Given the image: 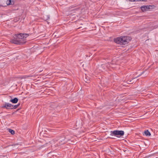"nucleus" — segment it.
Returning <instances> with one entry per match:
<instances>
[{
    "mask_svg": "<svg viewBox=\"0 0 158 158\" xmlns=\"http://www.w3.org/2000/svg\"><path fill=\"white\" fill-rule=\"evenodd\" d=\"M132 38L130 36H122L119 37V45H125L129 43Z\"/></svg>",
    "mask_w": 158,
    "mask_h": 158,
    "instance_id": "f257e3e1",
    "label": "nucleus"
},
{
    "mask_svg": "<svg viewBox=\"0 0 158 158\" xmlns=\"http://www.w3.org/2000/svg\"><path fill=\"white\" fill-rule=\"evenodd\" d=\"M15 36L19 39L21 40L22 41V40L24 38H26L28 36V34L24 33H19L16 34Z\"/></svg>",
    "mask_w": 158,
    "mask_h": 158,
    "instance_id": "f03ea898",
    "label": "nucleus"
},
{
    "mask_svg": "<svg viewBox=\"0 0 158 158\" xmlns=\"http://www.w3.org/2000/svg\"><path fill=\"white\" fill-rule=\"evenodd\" d=\"M154 6H143L140 7V9L143 12H144L148 10H149L150 9H152Z\"/></svg>",
    "mask_w": 158,
    "mask_h": 158,
    "instance_id": "7ed1b4c3",
    "label": "nucleus"
},
{
    "mask_svg": "<svg viewBox=\"0 0 158 158\" xmlns=\"http://www.w3.org/2000/svg\"><path fill=\"white\" fill-rule=\"evenodd\" d=\"M11 42L13 44H23V43L22 42V40H21L19 39L17 37L16 38H15L11 40Z\"/></svg>",
    "mask_w": 158,
    "mask_h": 158,
    "instance_id": "20e7f679",
    "label": "nucleus"
},
{
    "mask_svg": "<svg viewBox=\"0 0 158 158\" xmlns=\"http://www.w3.org/2000/svg\"><path fill=\"white\" fill-rule=\"evenodd\" d=\"M13 105L9 103L6 102L2 106V108H6V109H12Z\"/></svg>",
    "mask_w": 158,
    "mask_h": 158,
    "instance_id": "39448f33",
    "label": "nucleus"
},
{
    "mask_svg": "<svg viewBox=\"0 0 158 158\" xmlns=\"http://www.w3.org/2000/svg\"><path fill=\"white\" fill-rule=\"evenodd\" d=\"M110 135L118 137V130L111 131Z\"/></svg>",
    "mask_w": 158,
    "mask_h": 158,
    "instance_id": "423d86ee",
    "label": "nucleus"
},
{
    "mask_svg": "<svg viewBox=\"0 0 158 158\" xmlns=\"http://www.w3.org/2000/svg\"><path fill=\"white\" fill-rule=\"evenodd\" d=\"M18 99L17 98H15L13 99H11L10 100V102H11L13 103H16L18 102Z\"/></svg>",
    "mask_w": 158,
    "mask_h": 158,
    "instance_id": "0eeeda50",
    "label": "nucleus"
},
{
    "mask_svg": "<svg viewBox=\"0 0 158 158\" xmlns=\"http://www.w3.org/2000/svg\"><path fill=\"white\" fill-rule=\"evenodd\" d=\"M6 3L7 5H13L14 4V2L11 1V0H7L6 1Z\"/></svg>",
    "mask_w": 158,
    "mask_h": 158,
    "instance_id": "6e6552de",
    "label": "nucleus"
},
{
    "mask_svg": "<svg viewBox=\"0 0 158 158\" xmlns=\"http://www.w3.org/2000/svg\"><path fill=\"white\" fill-rule=\"evenodd\" d=\"M124 132L123 131L119 130V140H120L119 139L120 138V137L123 136L124 135Z\"/></svg>",
    "mask_w": 158,
    "mask_h": 158,
    "instance_id": "1a4fd4ad",
    "label": "nucleus"
},
{
    "mask_svg": "<svg viewBox=\"0 0 158 158\" xmlns=\"http://www.w3.org/2000/svg\"><path fill=\"white\" fill-rule=\"evenodd\" d=\"M144 133L146 136H150L151 135V133L148 130L145 131L144 132Z\"/></svg>",
    "mask_w": 158,
    "mask_h": 158,
    "instance_id": "9d476101",
    "label": "nucleus"
},
{
    "mask_svg": "<svg viewBox=\"0 0 158 158\" xmlns=\"http://www.w3.org/2000/svg\"><path fill=\"white\" fill-rule=\"evenodd\" d=\"M7 130L11 134L14 135L15 134V132L13 130L11 129H10V128L7 129Z\"/></svg>",
    "mask_w": 158,
    "mask_h": 158,
    "instance_id": "9b49d317",
    "label": "nucleus"
},
{
    "mask_svg": "<svg viewBox=\"0 0 158 158\" xmlns=\"http://www.w3.org/2000/svg\"><path fill=\"white\" fill-rule=\"evenodd\" d=\"M87 77L88 78V77L85 75V78L84 79V80L86 83H88L89 82L90 80L89 79H87Z\"/></svg>",
    "mask_w": 158,
    "mask_h": 158,
    "instance_id": "f8f14e48",
    "label": "nucleus"
},
{
    "mask_svg": "<svg viewBox=\"0 0 158 158\" xmlns=\"http://www.w3.org/2000/svg\"><path fill=\"white\" fill-rule=\"evenodd\" d=\"M20 105V103H19L17 105H13V106L12 107V109L17 108Z\"/></svg>",
    "mask_w": 158,
    "mask_h": 158,
    "instance_id": "ddd939ff",
    "label": "nucleus"
},
{
    "mask_svg": "<svg viewBox=\"0 0 158 158\" xmlns=\"http://www.w3.org/2000/svg\"><path fill=\"white\" fill-rule=\"evenodd\" d=\"M114 41L117 44H118V37L114 38Z\"/></svg>",
    "mask_w": 158,
    "mask_h": 158,
    "instance_id": "4468645a",
    "label": "nucleus"
},
{
    "mask_svg": "<svg viewBox=\"0 0 158 158\" xmlns=\"http://www.w3.org/2000/svg\"><path fill=\"white\" fill-rule=\"evenodd\" d=\"M123 81V80H122L121 81H120V83L119 84L121 85H120V86L121 85H123V86H124L126 85V82H124L123 83H122V82Z\"/></svg>",
    "mask_w": 158,
    "mask_h": 158,
    "instance_id": "2eb2a0df",
    "label": "nucleus"
},
{
    "mask_svg": "<svg viewBox=\"0 0 158 158\" xmlns=\"http://www.w3.org/2000/svg\"><path fill=\"white\" fill-rule=\"evenodd\" d=\"M127 83L128 84H132L134 82H132V80H131L130 81H127Z\"/></svg>",
    "mask_w": 158,
    "mask_h": 158,
    "instance_id": "dca6fc26",
    "label": "nucleus"
},
{
    "mask_svg": "<svg viewBox=\"0 0 158 158\" xmlns=\"http://www.w3.org/2000/svg\"><path fill=\"white\" fill-rule=\"evenodd\" d=\"M79 8H77L74 9L73 10L75 11V12L78 11L79 10Z\"/></svg>",
    "mask_w": 158,
    "mask_h": 158,
    "instance_id": "f3484780",
    "label": "nucleus"
},
{
    "mask_svg": "<svg viewBox=\"0 0 158 158\" xmlns=\"http://www.w3.org/2000/svg\"><path fill=\"white\" fill-rule=\"evenodd\" d=\"M46 17L45 18L46 20H48L50 19V16L49 15H46Z\"/></svg>",
    "mask_w": 158,
    "mask_h": 158,
    "instance_id": "a211bd4d",
    "label": "nucleus"
},
{
    "mask_svg": "<svg viewBox=\"0 0 158 158\" xmlns=\"http://www.w3.org/2000/svg\"><path fill=\"white\" fill-rule=\"evenodd\" d=\"M75 7V5H73V6H70V7H69V8H73V7Z\"/></svg>",
    "mask_w": 158,
    "mask_h": 158,
    "instance_id": "6ab92c4d",
    "label": "nucleus"
},
{
    "mask_svg": "<svg viewBox=\"0 0 158 158\" xmlns=\"http://www.w3.org/2000/svg\"><path fill=\"white\" fill-rule=\"evenodd\" d=\"M61 142H62L61 143H60L61 144L64 143L65 142H62L61 140H60Z\"/></svg>",
    "mask_w": 158,
    "mask_h": 158,
    "instance_id": "aec40b11",
    "label": "nucleus"
},
{
    "mask_svg": "<svg viewBox=\"0 0 158 158\" xmlns=\"http://www.w3.org/2000/svg\"><path fill=\"white\" fill-rule=\"evenodd\" d=\"M123 100V99H119V102H120V101H121H121Z\"/></svg>",
    "mask_w": 158,
    "mask_h": 158,
    "instance_id": "412c9836",
    "label": "nucleus"
},
{
    "mask_svg": "<svg viewBox=\"0 0 158 158\" xmlns=\"http://www.w3.org/2000/svg\"><path fill=\"white\" fill-rule=\"evenodd\" d=\"M130 1H131V2H135V0H129Z\"/></svg>",
    "mask_w": 158,
    "mask_h": 158,
    "instance_id": "4be33fe9",
    "label": "nucleus"
},
{
    "mask_svg": "<svg viewBox=\"0 0 158 158\" xmlns=\"http://www.w3.org/2000/svg\"><path fill=\"white\" fill-rule=\"evenodd\" d=\"M147 0H140V1H146Z\"/></svg>",
    "mask_w": 158,
    "mask_h": 158,
    "instance_id": "5701e85b",
    "label": "nucleus"
},
{
    "mask_svg": "<svg viewBox=\"0 0 158 158\" xmlns=\"http://www.w3.org/2000/svg\"><path fill=\"white\" fill-rule=\"evenodd\" d=\"M135 2V1H140V0H134Z\"/></svg>",
    "mask_w": 158,
    "mask_h": 158,
    "instance_id": "b1692460",
    "label": "nucleus"
},
{
    "mask_svg": "<svg viewBox=\"0 0 158 158\" xmlns=\"http://www.w3.org/2000/svg\"><path fill=\"white\" fill-rule=\"evenodd\" d=\"M120 108L121 109L122 108V107H121V106H120V107H119V109H120Z\"/></svg>",
    "mask_w": 158,
    "mask_h": 158,
    "instance_id": "393cba45",
    "label": "nucleus"
},
{
    "mask_svg": "<svg viewBox=\"0 0 158 158\" xmlns=\"http://www.w3.org/2000/svg\"><path fill=\"white\" fill-rule=\"evenodd\" d=\"M120 139V140H122V138L120 137V138L119 139Z\"/></svg>",
    "mask_w": 158,
    "mask_h": 158,
    "instance_id": "a878e982",
    "label": "nucleus"
},
{
    "mask_svg": "<svg viewBox=\"0 0 158 158\" xmlns=\"http://www.w3.org/2000/svg\"><path fill=\"white\" fill-rule=\"evenodd\" d=\"M120 47H122V46L119 45V49L120 48Z\"/></svg>",
    "mask_w": 158,
    "mask_h": 158,
    "instance_id": "bb28decb",
    "label": "nucleus"
},
{
    "mask_svg": "<svg viewBox=\"0 0 158 158\" xmlns=\"http://www.w3.org/2000/svg\"><path fill=\"white\" fill-rule=\"evenodd\" d=\"M135 78H134L132 79V80H133V79H135Z\"/></svg>",
    "mask_w": 158,
    "mask_h": 158,
    "instance_id": "cd10ccee",
    "label": "nucleus"
},
{
    "mask_svg": "<svg viewBox=\"0 0 158 158\" xmlns=\"http://www.w3.org/2000/svg\"><path fill=\"white\" fill-rule=\"evenodd\" d=\"M122 98H123V99H124V98H123V97Z\"/></svg>",
    "mask_w": 158,
    "mask_h": 158,
    "instance_id": "c85d7f7f",
    "label": "nucleus"
},
{
    "mask_svg": "<svg viewBox=\"0 0 158 158\" xmlns=\"http://www.w3.org/2000/svg\"><path fill=\"white\" fill-rule=\"evenodd\" d=\"M23 77H21V78H23Z\"/></svg>",
    "mask_w": 158,
    "mask_h": 158,
    "instance_id": "c756f323",
    "label": "nucleus"
},
{
    "mask_svg": "<svg viewBox=\"0 0 158 158\" xmlns=\"http://www.w3.org/2000/svg\"><path fill=\"white\" fill-rule=\"evenodd\" d=\"M139 76H137V77H138Z\"/></svg>",
    "mask_w": 158,
    "mask_h": 158,
    "instance_id": "7c9ffc66",
    "label": "nucleus"
}]
</instances>
